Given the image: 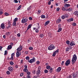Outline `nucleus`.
Listing matches in <instances>:
<instances>
[{
	"mask_svg": "<svg viewBox=\"0 0 78 78\" xmlns=\"http://www.w3.org/2000/svg\"><path fill=\"white\" fill-rule=\"evenodd\" d=\"M76 60H77V56H76V54H74L73 57V58H72L71 60L72 64H75V63L76 62Z\"/></svg>",
	"mask_w": 78,
	"mask_h": 78,
	"instance_id": "f257e3e1",
	"label": "nucleus"
},
{
	"mask_svg": "<svg viewBox=\"0 0 78 78\" xmlns=\"http://www.w3.org/2000/svg\"><path fill=\"white\" fill-rule=\"evenodd\" d=\"M55 48V46L53 44H51L48 47V50H54Z\"/></svg>",
	"mask_w": 78,
	"mask_h": 78,
	"instance_id": "f03ea898",
	"label": "nucleus"
},
{
	"mask_svg": "<svg viewBox=\"0 0 78 78\" xmlns=\"http://www.w3.org/2000/svg\"><path fill=\"white\" fill-rule=\"evenodd\" d=\"M36 61V59H35V58L33 57V59H31L30 60H28V62H30V63H31V64H32L33 62H35Z\"/></svg>",
	"mask_w": 78,
	"mask_h": 78,
	"instance_id": "7ed1b4c3",
	"label": "nucleus"
},
{
	"mask_svg": "<svg viewBox=\"0 0 78 78\" xmlns=\"http://www.w3.org/2000/svg\"><path fill=\"white\" fill-rule=\"evenodd\" d=\"M28 22V17H26L24 19H23L22 20L21 23H25Z\"/></svg>",
	"mask_w": 78,
	"mask_h": 78,
	"instance_id": "20e7f679",
	"label": "nucleus"
},
{
	"mask_svg": "<svg viewBox=\"0 0 78 78\" xmlns=\"http://www.w3.org/2000/svg\"><path fill=\"white\" fill-rule=\"evenodd\" d=\"M70 64V60L68 59L65 63V65L66 66H67Z\"/></svg>",
	"mask_w": 78,
	"mask_h": 78,
	"instance_id": "39448f33",
	"label": "nucleus"
},
{
	"mask_svg": "<svg viewBox=\"0 0 78 78\" xmlns=\"http://www.w3.org/2000/svg\"><path fill=\"white\" fill-rule=\"evenodd\" d=\"M73 77V78H78V75L76 73H72Z\"/></svg>",
	"mask_w": 78,
	"mask_h": 78,
	"instance_id": "423d86ee",
	"label": "nucleus"
},
{
	"mask_svg": "<svg viewBox=\"0 0 78 78\" xmlns=\"http://www.w3.org/2000/svg\"><path fill=\"white\" fill-rule=\"evenodd\" d=\"M16 56L17 58H18L19 57V56H20L21 55V52H19V51H17L16 52Z\"/></svg>",
	"mask_w": 78,
	"mask_h": 78,
	"instance_id": "0eeeda50",
	"label": "nucleus"
},
{
	"mask_svg": "<svg viewBox=\"0 0 78 78\" xmlns=\"http://www.w3.org/2000/svg\"><path fill=\"white\" fill-rule=\"evenodd\" d=\"M22 46L20 45L19 47L17 49V51H21L22 50Z\"/></svg>",
	"mask_w": 78,
	"mask_h": 78,
	"instance_id": "6e6552de",
	"label": "nucleus"
},
{
	"mask_svg": "<svg viewBox=\"0 0 78 78\" xmlns=\"http://www.w3.org/2000/svg\"><path fill=\"white\" fill-rule=\"evenodd\" d=\"M61 70V67H59L55 70V71L56 72H59Z\"/></svg>",
	"mask_w": 78,
	"mask_h": 78,
	"instance_id": "1a4fd4ad",
	"label": "nucleus"
},
{
	"mask_svg": "<svg viewBox=\"0 0 78 78\" xmlns=\"http://www.w3.org/2000/svg\"><path fill=\"white\" fill-rule=\"evenodd\" d=\"M69 16L66 15V14H65V15H62L61 16L62 19H64L66 17V18H68Z\"/></svg>",
	"mask_w": 78,
	"mask_h": 78,
	"instance_id": "9d476101",
	"label": "nucleus"
},
{
	"mask_svg": "<svg viewBox=\"0 0 78 78\" xmlns=\"http://www.w3.org/2000/svg\"><path fill=\"white\" fill-rule=\"evenodd\" d=\"M31 27H32V24H29L27 27V29L26 32H27V31H28V30L30 28H31Z\"/></svg>",
	"mask_w": 78,
	"mask_h": 78,
	"instance_id": "9b49d317",
	"label": "nucleus"
},
{
	"mask_svg": "<svg viewBox=\"0 0 78 78\" xmlns=\"http://www.w3.org/2000/svg\"><path fill=\"white\" fill-rule=\"evenodd\" d=\"M70 45L71 46H73V45H75V43H74V41H72L70 42Z\"/></svg>",
	"mask_w": 78,
	"mask_h": 78,
	"instance_id": "f8f14e48",
	"label": "nucleus"
},
{
	"mask_svg": "<svg viewBox=\"0 0 78 78\" xmlns=\"http://www.w3.org/2000/svg\"><path fill=\"white\" fill-rule=\"evenodd\" d=\"M0 27L2 28V29H4L5 28V24L2 23Z\"/></svg>",
	"mask_w": 78,
	"mask_h": 78,
	"instance_id": "ddd939ff",
	"label": "nucleus"
},
{
	"mask_svg": "<svg viewBox=\"0 0 78 78\" xmlns=\"http://www.w3.org/2000/svg\"><path fill=\"white\" fill-rule=\"evenodd\" d=\"M72 21H73V18H71L67 20V21L69 22H72Z\"/></svg>",
	"mask_w": 78,
	"mask_h": 78,
	"instance_id": "4468645a",
	"label": "nucleus"
},
{
	"mask_svg": "<svg viewBox=\"0 0 78 78\" xmlns=\"http://www.w3.org/2000/svg\"><path fill=\"white\" fill-rule=\"evenodd\" d=\"M8 69L9 70V71H10V72H12V71L13 70V68L11 66L9 67Z\"/></svg>",
	"mask_w": 78,
	"mask_h": 78,
	"instance_id": "2eb2a0df",
	"label": "nucleus"
},
{
	"mask_svg": "<svg viewBox=\"0 0 78 78\" xmlns=\"http://www.w3.org/2000/svg\"><path fill=\"white\" fill-rule=\"evenodd\" d=\"M70 6V5L69 4H65L64 6L65 8H67L68 7H69Z\"/></svg>",
	"mask_w": 78,
	"mask_h": 78,
	"instance_id": "dca6fc26",
	"label": "nucleus"
},
{
	"mask_svg": "<svg viewBox=\"0 0 78 78\" xmlns=\"http://www.w3.org/2000/svg\"><path fill=\"white\" fill-rule=\"evenodd\" d=\"M69 11V12H70V11H72V8L71 7L69 9H68L67 10H66V11Z\"/></svg>",
	"mask_w": 78,
	"mask_h": 78,
	"instance_id": "f3484780",
	"label": "nucleus"
},
{
	"mask_svg": "<svg viewBox=\"0 0 78 78\" xmlns=\"http://www.w3.org/2000/svg\"><path fill=\"white\" fill-rule=\"evenodd\" d=\"M50 23V21L48 20L44 24V26H46V25H48V23Z\"/></svg>",
	"mask_w": 78,
	"mask_h": 78,
	"instance_id": "a211bd4d",
	"label": "nucleus"
},
{
	"mask_svg": "<svg viewBox=\"0 0 78 78\" xmlns=\"http://www.w3.org/2000/svg\"><path fill=\"white\" fill-rule=\"evenodd\" d=\"M12 48V46L9 45L8 46L7 48V50H10V49H11Z\"/></svg>",
	"mask_w": 78,
	"mask_h": 78,
	"instance_id": "6ab92c4d",
	"label": "nucleus"
},
{
	"mask_svg": "<svg viewBox=\"0 0 78 78\" xmlns=\"http://www.w3.org/2000/svg\"><path fill=\"white\" fill-rule=\"evenodd\" d=\"M5 35H6V36H9L10 34H11V32H7L5 33Z\"/></svg>",
	"mask_w": 78,
	"mask_h": 78,
	"instance_id": "aec40b11",
	"label": "nucleus"
},
{
	"mask_svg": "<svg viewBox=\"0 0 78 78\" xmlns=\"http://www.w3.org/2000/svg\"><path fill=\"white\" fill-rule=\"evenodd\" d=\"M60 22H61V19H58L56 21V23H60Z\"/></svg>",
	"mask_w": 78,
	"mask_h": 78,
	"instance_id": "412c9836",
	"label": "nucleus"
},
{
	"mask_svg": "<svg viewBox=\"0 0 78 78\" xmlns=\"http://www.w3.org/2000/svg\"><path fill=\"white\" fill-rule=\"evenodd\" d=\"M41 73V71L39 70H37V75H39Z\"/></svg>",
	"mask_w": 78,
	"mask_h": 78,
	"instance_id": "4be33fe9",
	"label": "nucleus"
},
{
	"mask_svg": "<svg viewBox=\"0 0 78 78\" xmlns=\"http://www.w3.org/2000/svg\"><path fill=\"white\" fill-rule=\"evenodd\" d=\"M50 69L49 70V72L50 73H51V72H53V68H52V67L50 68Z\"/></svg>",
	"mask_w": 78,
	"mask_h": 78,
	"instance_id": "5701e85b",
	"label": "nucleus"
},
{
	"mask_svg": "<svg viewBox=\"0 0 78 78\" xmlns=\"http://www.w3.org/2000/svg\"><path fill=\"white\" fill-rule=\"evenodd\" d=\"M23 70L25 72H28V69H25V68H24L23 69Z\"/></svg>",
	"mask_w": 78,
	"mask_h": 78,
	"instance_id": "b1692460",
	"label": "nucleus"
},
{
	"mask_svg": "<svg viewBox=\"0 0 78 78\" xmlns=\"http://www.w3.org/2000/svg\"><path fill=\"white\" fill-rule=\"evenodd\" d=\"M39 36L40 37H44V34H41L39 35Z\"/></svg>",
	"mask_w": 78,
	"mask_h": 78,
	"instance_id": "393cba45",
	"label": "nucleus"
},
{
	"mask_svg": "<svg viewBox=\"0 0 78 78\" xmlns=\"http://www.w3.org/2000/svg\"><path fill=\"white\" fill-rule=\"evenodd\" d=\"M12 26H15V27L16 26V22H15L14 21L13 22L12 24Z\"/></svg>",
	"mask_w": 78,
	"mask_h": 78,
	"instance_id": "a878e982",
	"label": "nucleus"
},
{
	"mask_svg": "<svg viewBox=\"0 0 78 78\" xmlns=\"http://www.w3.org/2000/svg\"><path fill=\"white\" fill-rule=\"evenodd\" d=\"M51 68L50 66H46V69L48 70H49V69H50Z\"/></svg>",
	"mask_w": 78,
	"mask_h": 78,
	"instance_id": "bb28decb",
	"label": "nucleus"
},
{
	"mask_svg": "<svg viewBox=\"0 0 78 78\" xmlns=\"http://www.w3.org/2000/svg\"><path fill=\"white\" fill-rule=\"evenodd\" d=\"M31 6H30L29 8H27L28 11H30V10H31Z\"/></svg>",
	"mask_w": 78,
	"mask_h": 78,
	"instance_id": "cd10ccee",
	"label": "nucleus"
},
{
	"mask_svg": "<svg viewBox=\"0 0 78 78\" xmlns=\"http://www.w3.org/2000/svg\"><path fill=\"white\" fill-rule=\"evenodd\" d=\"M21 7H22V5H20L17 8V10H19V9H20L21 8Z\"/></svg>",
	"mask_w": 78,
	"mask_h": 78,
	"instance_id": "c85d7f7f",
	"label": "nucleus"
},
{
	"mask_svg": "<svg viewBox=\"0 0 78 78\" xmlns=\"http://www.w3.org/2000/svg\"><path fill=\"white\" fill-rule=\"evenodd\" d=\"M41 10H38V14H41Z\"/></svg>",
	"mask_w": 78,
	"mask_h": 78,
	"instance_id": "c756f323",
	"label": "nucleus"
},
{
	"mask_svg": "<svg viewBox=\"0 0 78 78\" xmlns=\"http://www.w3.org/2000/svg\"><path fill=\"white\" fill-rule=\"evenodd\" d=\"M56 55V53L55 52L52 55V56H53V57H55V55Z\"/></svg>",
	"mask_w": 78,
	"mask_h": 78,
	"instance_id": "7c9ffc66",
	"label": "nucleus"
},
{
	"mask_svg": "<svg viewBox=\"0 0 78 78\" xmlns=\"http://www.w3.org/2000/svg\"><path fill=\"white\" fill-rule=\"evenodd\" d=\"M6 73L7 75H10L11 74V73H10V72L9 71H7L6 72Z\"/></svg>",
	"mask_w": 78,
	"mask_h": 78,
	"instance_id": "2f4dec72",
	"label": "nucleus"
},
{
	"mask_svg": "<svg viewBox=\"0 0 78 78\" xmlns=\"http://www.w3.org/2000/svg\"><path fill=\"white\" fill-rule=\"evenodd\" d=\"M41 18H42V19H45V16L44 15H42L41 16Z\"/></svg>",
	"mask_w": 78,
	"mask_h": 78,
	"instance_id": "473e14b6",
	"label": "nucleus"
},
{
	"mask_svg": "<svg viewBox=\"0 0 78 78\" xmlns=\"http://www.w3.org/2000/svg\"><path fill=\"white\" fill-rule=\"evenodd\" d=\"M62 28H60L58 29V32H60V31H62Z\"/></svg>",
	"mask_w": 78,
	"mask_h": 78,
	"instance_id": "72a5a7b5",
	"label": "nucleus"
},
{
	"mask_svg": "<svg viewBox=\"0 0 78 78\" xmlns=\"http://www.w3.org/2000/svg\"><path fill=\"white\" fill-rule=\"evenodd\" d=\"M17 20H18V19L17 18H16L14 19V22H16V21H17Z\"/></svg>",
	"mask_w": 78,
	"mask_h": 78,
	"instance_id": "f704fd0d",
	"label": "nucleus"
},
{
	"mask_svg": "<svg viewBox=\"0 0 78 78\" xmlns=\"http://www.w3.org/2000/svg\"><path fill=\"white\" fill-rule=\"evenodd\" d=\"M10 60H11V61L14 60V57L13 56H11V58H10Z\"/></svg>",
	"mask_w": 78,
	"mask_h": 78,
	"instance_id": "c9c22d12",
	"label": "nucleus"
},
{
	"mask_svg": "<svg viewBox=\"0 0 78 78\" xmlns=\"http://www.w3.org/2000/svg\"><path fill=\"white\" fill-rule=\"evenodd\" d=\"M29 49L30 50H33V48L32 47H30L29 48Z\"/></svg>",
	"mask_w": 78,
	"mask_h": 78,
	"instance_id": "e433bc0d",
	"label": "nucleus"
},
{
	"mask_svg": "<svg viewBox=\"0 0 78 78\" xmlns=\"http://www.w3.org/2000/svg\"><path fill=\"white\" fill-rule=\"evenodd\" d=\"M10 64V65H12L13 64H14V62L12 61L10 62H9Z\"/></svg>",
	"mask_w": 78,
	"mask_h": 78,
	"instance_id": "4c0bfd02",
	"label": "nucleus"
},
{
	"mask_svg": "<svg viewBox=\"0 0 78 78\" xmlns=\"http://www.w3.org/2000/svg\"><path fill=\"white\" fill-rule=\"evenodd\" d=\"M39 30H38V29H37L35 30V32L36 33H39Z\"/></svg>",
	"mask_w": 78,
	"mask_h": 78,
	"instance_id": "58836bf2",
	"label": "nucleus"
},
{
	"mask_svg": "<svg viewBox=\"0 0 78 78\" xmlns=\"http://www.w3.org/2000/svg\"><path fill=\"white\" fill-rule=\"evenodd\" d=\"M72 25L74 26H75L76 25V24L75 23H73Z\"/></svg>",
	"mask_w": 78,
	"mask_h": 78,
	"instance_id": "ea45409f",
	"label": "nucleus"
},
{
	"mask_svg": "<svg viewBox=\"0 0 78 78\" xmlns=\"http://www.w3.org/2000/svg\"><path fill=\"white\" fill-rule=\"evenodd\" d=\"M5 16H9V14L7 12H5Z\"/></svg>",
	"mask_w": 78,
	"mask_h": 78,
	"instance_id": "a19ab883",
	"label": "nucleus"
},
{
	"mask_svg": "<svg viewBox=\"0 0 78 78\" xmlns=\"http://www.w3.org/2000/svg\"><path fill=\"white\" fill-rule=\"evenodd\" d=\"M26 59L27 60H28V59H30V57L28 56L26 57Z\"/></svg>",
	"mask_w": 78,
	"mask_h": 78,
	"instance_id": "79ce46f5",
	"label": "nucleus"
},
{
	"mask_svg": "<svg viewBox=\"0 0 78 78\" xmlns=\"http://www.w3.org/2000/svg\"><path fill=\"white\" fill-rule=\"evenodd\" d=\"M66 43L67 44H70V41L69 40H67L66 41Z\"/></svg>",
	"mask_w": 78,
	"mask_h": 78,
	"instance_id": "37998d69",
	"label": "nucleus"
},
{
	"mask_svg": "<svg viewBox=\"0 0 78 78\" xmlns=\"http://www.w3.org/2000/svg\"><path fill=\"white\" fill-rule=\"evenodd\" d=\"M27 75H30V74H31V73H30V72H29V71H27Z\"/></svg>",
	"mask_w": 78,
	"mask_h": 78,
	"instance_id": "c03bdc74",
	"label": "nucleus"
},
{
	"mask_svg": "<svg viewBox=\"0 0 78 78\" xmlns=\"http://www.w3.org/2000/svg\"><path fill=\"white\" fill-rule=\"evenodd\" d=\"M48 71L47 70L45 69L44 70V73H48Z\"/></svg>",
	"mask_w": 78,
	"mask_h": 78,
	"instance_id": "a18cd8bd",
	"label": "nucleus"
},
{
	"mask_svg": "<svg viewBox=\"0 0 78 78\" xmlns=\"http://www.w3.org/2000/svg\"><path fill=\"white\" fill-rule=\"evenodd\" d=\"M11 25H9V26L6 27L7 29H9L11 27Z\"/></svg>",
	"mask_w": 78,
	"mask_h": 78,
	"instance_id": "49530a36",
	"label": "nucleus"
},
{
	"mask_svg": "<svg viewBox=\"0 0 78 78\" xmlns=\"http://www.w3.org/2000/svg\"><path fill=\"white\" fill-rule=\"evenodd\" d=\"M66 50V51H69V50H70V49H69V48H67Z\"/></svg>",
	"mask_w": 78,
	"mask_h": 78,
	"instance_id": "de8ad7c7",
	"label": "nucleus"
},
{
	"mask_svg": "<svg viewBox=\"0 0 78 78\" xmlns=\"http://www.w3.org/2000/svg\"><path fill=\"white\" fill-rule=\"evenodd\" d=\"M36 64L37 65H39L40 64V62L39 61H37L36 62Z\"/></svg>",
	"mask_w": 78,
	"mask_h": 78,
	"instance_id": "09e8293b",
	"label": "nucleus"
},
{
	"mask_svg": "<svg viewBox=\"0 0 78 78\" xmlns=\"http://www.w3.org/2000/svg\"><path fill=\"white\" fill-rule=\"evenodd\" d=\"M24 67L25 68V69H27V65L26 64L24 66Z\"/></svg>",
	"mask_w": 78,
	"mask_h": 78,
	"instance_id": "8fccbe9b",
	"label": "nucleus"
},
{
	"mask_svg": "<svg viewBox=\"0 0 78 78\" xmlns=\"http://www.w3.org/2000/svg\"><path fill=\"white\" fill-rule=\"evenodd\" d=\"M7 55V51L6 50L5 51L4 55Z\"/></svg>",
	"mask_w": 78,
	"mask_h": 78,
	"instance_id": "3c124183",
	"label": "nucleus"
},
{
	"mask_svg": "<svg viewBox=\"0 0 78 78\" xmlns=\"http://www.w3.org/2000/svg\"><path fill=\"white\" fill-rule=\"evenodd\" d=\"M63 0L64 1V4H65L66 3V2H67V1H68V0Z\"/></svg>",
	"mask_w": 78,
	"mask_h": 78,
	"instance_id": "603ef678",
	"label": "nucleus"
},
{
	"mask_svg": "<svg viewBox=\"0 0 78 78\" xmlns=\"http://www.w3.org/2000/svg\"><path fill=\"white\" fill-rule=\"evenodd\" d=\"M48 5H51V0L49 1V2L48 3Z\"/></svg>",
	"mask_w": 78,
	"mask_h": 78,
	"instance_id": "864d4df0",
	"label": "nucleus"
},
{
	"mask_svg": "<svg viewBox=\"0 0 78 78\" xmlns=\"http://www.w3.org/2000/svg\"><path fill=\"white\" fill-rule=\"evenodd\" d=\"M59 49H57V50L55 51V52L56 53V54H57V53H58V51H59Z\"/></svg>",
	"mask_w": 78,
	"mask_h": 78,
	"instance_id": "5fc2aeb1",
	"label": "nucleus"
},
{
	"mask_svg": "<svg viewBox=\"0 0 78 78\" xmlns=\"http://www.w3.org/2000/svg\"><path fill=\"white\" fill-rule=\"evenodd\" d=\"M32 73L34 74H35L36 73V72L35 70H34V71H33Z\"/></svg>",
	"mask_w": 78,
	"mask_h": 78,
	"instance_id": "6e6d98bb",
	"label": "nucleus"
},
{
	"mask_svg": "<svg viewBox=\"0 0 78 78\" xmlns=\"http://www.w3.org/2000/svg\"><path fill=\"white\" fill-rule=\"evenodd\" d=\"M29 20H33V18H32L31 17H29Z\"/></svg>",
	"mask_w": 78,
	"mask_h": 78,
	"instance_id": "4d7b16f0",
	"label": "nucleus"
},
{
	"mask_svg": "<svg viewBox=\"0 0 78 78\" xmlns=\"http://www.w3.org/2000/svg\"><path fill=\"white\" fill-rule=\"evenodd\" d=\"M38 69L40 70H41V66H39L38 68Z\"/></svg>",
	"mask_w": 78,
	"mask_h": 78,
	"instance_id": "13d9d810",
	"label": "nucleus"
},
{
	"mask_svg": "<svg viewBox=\"0 0 78 78\" xmlns=\"http://www.w3.org/2000/svg\"><path fill=\"white\" fill-rule=\"evenodd\" d=\"M62 10L63 11H66V8L63 7L62 8Z\"/></svg>",
	"mask_w": 78,
	"mask_h": 78,
	"instance_id": "bf43d9fd",
	"label": "nucleus"
},
{
	"mask_svg": "<svg viewBox=\"0 0 78 78\" xmlns=\"http://www.w3.org/2000/svg\"><path fill=\"white\" fill-rule=\"evenodd\" d=\"M15 67L16 68V69H18V65H16L15 66Z\"/></svg>",
	"mask_w": 78,
	"mask_h": 78,
	"instance_id": "052dcab7",
	"label": "nucleus"
},
{
	"mask_svg": "<svg viewBox=\"0 0 78 78\" xmlns=\"http://www.w3.org/2000/svg\"><path fill=\"white\" fill-rule=\"evenodd\" d=\"M17 36L18 37H20V33H18L17 34Z\"/></svg>",
	"mask_w": 78,
	"mask_h": 78,
	"instance_id": "680f3d73",
	"label": "nucleus"
},
{
	"mask_svg": "<svg viewBox=\"0 0 78 78\" xmlns=\"http://www.w3.org/2000/svg\"><path fill=\"white\" fill-rule=\"evenodd\" d=\"M14 1L15 2V3H18V1H17V0H14Z\"/></svg>",
	"mask_w": 78,
	"mask_h": 78,
	"instance_id": "e2e57ef3",
	"label": "nucleus"
},
{
	"mask_svg": "<svg viewBox=\"0 0 78 78\" xmlns=\"http://www.w3.org/2000/svg\"><path fill=\"white\" fill-rule=\"evenodd\" d=\"M8 24V25H11V22L9 21Z\"/></svg>",
	"mask_w": 78,
	"mask_h": 78,
	"instance_id": "0e129e2a",
	"label": "nucleus"
},
{
	"mask_svg": "<svg viewBox=\"0 0 78 78\" xmlns=\"http://www.w3.org/2000/svg\"><path fill=\"white\" fill-rule=\"evenodd\" d=\"M14 55H15L14 53H12L11 55V56H14Z\"/></svg>",
	"mask_w": 78,
	"mask_h": 78,
	"instance_id": "69168bd1",
	"label": "nucleus"
},
{
	"mask_svg": "<svg viewBox=\"0 0 78 78\" xmlns=\"http://www.w3.org/2000/svg\"><path fill=\"white\" fill-rule=\"evenodd\" d=\"M59 9H60L59 8H57L56 9L57 11H59Z\"/></svg>",
	"mask_w": 78,
	"mask_h": 78,
	"instance_id": "338daca9",
	"label": "nucleus"
},
{
	"mask_svg": "<svg viewBox=\"0 0 78 78\" xmlns=\"http://www.w3.org/2000/svg\"><path fill=\"white\" fill-rule=\"evenodd\" d=\"M3 14V12L2 11H0V15H2V14Z\"/></svg>",
	"mask_w": 78,
	"mask_h": 78,
	"instance_id": "774afa93",
	"label": "nucleus"
}]
</instances>
